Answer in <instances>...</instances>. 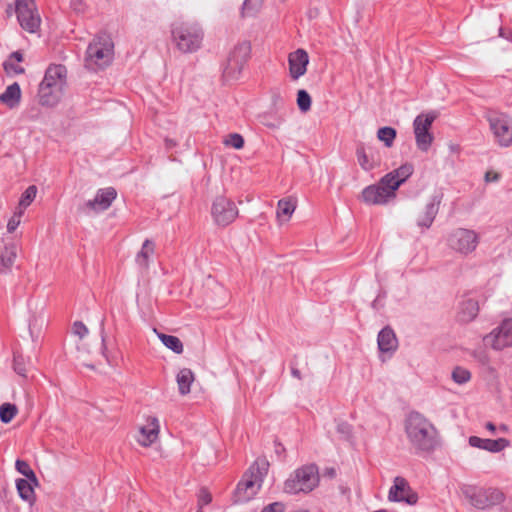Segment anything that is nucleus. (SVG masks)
<instances>
[{"label":"nucleus","instance_id":"obj_42","mask_svg":"<svg viewBox=\"0 0 512 512\" xmlns=\"http://www.w3.org/2000/svg\"><path fill=\"white\" fill-rule=\"evenodd\" d=\"M470 378H471L470 371L463 367L457 366L452 371V379L457 384H464V383L468 382L470 380Z\"/></svg>","mask_w":512,"mask_h":512},{"label":"nucleus","instance_id":"obj_45","mask_svg":"<svg viewBox=\"0 0 512 512\" xmlns=\"http://www.w3.org/2000/svg\"><path fill=\"white\" fill-rule=\"evenodd\" d=\"M24 213L18 209L14 212L13 216L9 219L7 223V231L9 233H13L16 228L19 226L21 222V217Z\"/></svg>","mask_w":512,"mask_h":512},{"label":"nucleus","instance_id":"obj_25","mask_svg":"<svg viewBox=\"0 0 512 512\" xmlns=\"http://www.w3.org/2000/svg\"><path fill=\"white\" fill-rule=\"evenodd\" d=\"M61 92H62V89L60 88H52V86H44V85H39V90H38V97H39V103L42 105V106H47V107H53L55 106L60 98H61Z\"/></svg>","mask_w":512,"mask_h":512},{"label":"nucleus","instance_id":"obj_3","mask_svg":"<svg viewBox=\"0 0 512 512\" xmlns=\"http://www.w3.org/2000/svg\"><path fill=\"white\" fill-rule=\"evenodd\" d=\"M268 468L269 462L265 458H257L255 460L237 484L233 495V502L235 504L246 503L257 494L268 472Z\"/></svg>","mask_w":512,"mask_h":512},{"label":"nucleus","instance_id":"obj_14","mask_svg":"<svg viewBox=\"0 0 512 512\" xmlns=\"http://www.w3.org/2000/svg\"><path fill=\"white\" fill-rule=\"evenodd\" d=\"M117 191L113 187L99 189L92 200H88L80 208L83 212H100L107 210L116 199Z\"/></svg>","mask_w":512,"mask_h":512},{"label":"nucleus","instance_id":"obj_13","mask_svg":"<svg viewBox=\"0 0 512 512\" xmlns=\"http://www.w3.org/2000/svg\"><path fill=\"white\" fill-rule=\"evenodd\" d=\"M388 499L392 502H405L408 505H415L419 497L405 478L397 476L389 490Z\"/></svg>","mask_w":512,"mask_h":512},{"label":"nucleus","instance_id":"obj_53","mask_svg":"<svg viewBox=\"0 0 512 512\" xmlns=\"http://www.w3.org/2000/svg\"><path fill=\"white\" fill-rule=\"evenodd\" d=\"M485 428H486L488 431H490L491 433H493V434L496 432V429H497V428H496V426H495V424H494V423H492V422H487V423H486V425H485Z\"/></svg>","mask_w":512,"mask_h":512},{"label":"nucleus","instance_id":"obj_19","mask_svg":"<svg viewBox=\"0 0 512 512\" xmlns=\"http://www.w3.org/2000/svg\"><path fill=\"white\" fill-rule=\"evenodd\" d=\"M470 446L479 448L492 453H498L510 446V441L506 438L484 439L478 436H470L468 439Z\"/></svg>","mask_w":512,"mask_h":512},{"label":"nucleus","instance_id":"obj_21","mask_svg":"<svg viewBox=\"0 0 512 512\" xmlns=\"http://www.w3.org/2000/svg\"><path fill=\"white\" fill-rule=\"evenodd\" d=\"M66 68L63 65H50L44 75L40 85L52 86V88L62 89L65 84Z\"/></svg>","mask_w":512,"mask_h":512},{"label":"nucleus","instance_id":"obj_5","mask_svg":"<svg viewBox=\"0 0 512 512\" xmlns=\"http://www.w3.org/2000/svg\"><path fill=\"white\" fill-rule=\"evenodd\" d=\"M319 483L318 467L315 464L304 465L294 471L284 483V492L297 494L308 493Z\"/></svg>","mask_w":512,"mask_h":512},{"label":"nucleus","instance_id":"obj_9","mask_svg":"<svg viewBox=\"0 0 512 512\" xmlns=\"http://www.w3.org/2000/svg\"><path fill=\"white\" fill-rule=\"evenodd\" d=\"M239 210L230 198L217 196L211 207V215L216 225L226 227L238 217Z\"/></svg>","mask_w":512,"mask_h":512},{"label":"nucleus","instance_id":"obj_12","mask_svg":"<svg viewBox=\"0 0 512 512\" xmlns=\"http://www.w3.org/2000/svg\"><path fill=\"white\" fill-rule=\"evenodd\" d=\"M490 129L495 141L502 147L512 144V122L504 114L490 116L488 118Z\"/></svg>","mask_w":512,"mask_h":512},{"label":"nucleus","instance_id":"obj_48","mask_svg":"<svg viewBox=\"0 0 512 512\" xmlns=\"http://www.w3.org/2000/svg\"><path fill=\"white\" fill-rule=\"evenodd\" d=\"M285 505L282 502H273L265 506L261 512H284Z\"/></svg>","mask_w":512,"mask_h":512},{"label":"nucleus","instance_id":"obj_30","mask_svg":"<svg viewBox=\"0 0 512 512\" xmlns=\"http://www.w3.org/2000/svg\"><path fill=\"white\" fill-rule=\"evenodd\" d=\"M155 252V244L152 240L146 239L142 245L141 250L136 256V262L139 266L147 268L149 265L150 256Z\"/></svg>","mask_w":512,"mask_h":512},{"label":"nucleus","instance_id":"obj_24","mask_svg":"<svg viewBox=\"0 0 512 512\" xmlns=\"http://www.w3.org/2000/svg\"><path fill=\"white\" fill-rule=\"evenodd\" d=\"M389 198L388 192L379 183L367 186L362 191V200L367 204H385Z\"/></svg>","mask_w":512,"mask_h":512},{"label":"nucleus","instance_id":"obj_31","mask_svg":"<svg viewBox=\"0 0 512 512\" xmlns=\"http://www.w3.org/2000/svg\"><path fill=\"white\" fill-rule=\"evenodd\" d=\"M379 184L388 192L390 197H395V191L402 183L397 177H395V175H393L392 171L383 176L379 181Z\"/></svg>","mask_w":512,"mask_h":512},{"label":"nucleus","instance_id":"obj_60","mask_svg":"<svg viewBox=\"0 0 512 512\" xmlns=\"http://www.w3.org/2000/svg\"><path fill=\"white\" fill-rule=\"evenodd\" d=\"M196 512H204L202 507H198V510Z\"/></svg>","mask_w":512,"mask_h":512},{"label":"nucleus","instance_id":"obj_23","mask_svg":"<svg viewBox=\"0 0 512 512\" xmlns=\"http://www.w3.org/2000/svg\"><path fill=\"white\" fill-rule=\"evenodd\" d=\"M378 349L382 353H393L398 348V340L390 326L384 327L377 337Z\"/></svg>","mask_w":512,"mask_h":512},{"label":"nucleus","instance_id":"obj_1","mask_svg":"<svg viewBox=\"0 0 512 512\" xmlns=\"http://www.w3.org/2000/svg\"><path fill=\"white\" fill-rule=\"evenodd\" d=\"M407 439L416 454H431L440 444L435 425L418 411H411L404 421Z\"/></svg>","mask_w":512,"mask_h":512},{"label":"nucleus","instance_id":"obj_61","mask_svg":"<svg viewBox=\"0 0 512 512\" xmlns=\"http://www.w3.org/2000/svg\"><path fill=\"white\" fill-rule=\"evenodd\" d=\"M303 512H307V511H303Z\"/></svg>","mask_w":512,"mask_h":512},{"label":"nucleus","instance_id":"obj_22","mask_svg":"<svg viewBox=\"0 0 512 512\" xmlns=\"http://www.w3.org/2000/svg\"><path fill=\"white\" fill-rule=\"evenodd\" d=\"M441 203V197L434 195L430 202L426 204L423 215L417 220V225L422 229H428L433 224Z\"/></svg>","mask_w":512,"mask_h":512},{"label":"nucleus","instance_id":"obj_27","mask_svg":"<svg viewBox=\"0 0 512 512\" xmlns=\"http://www.w3.org/2000/svg\"><path fill=\"white\" fill-rule=\"evenodd\" d=\"M141 438L138 440L142 446H150L156 441L159 434V424L156 418H152L149 426L140 429Z\"/></svg>","mask_w":512,"mask_h":512},{"label":"nucleus","instance_id":"obj_2","mask_svg":"<svg viewBox=\"0 0 512 512\" xmlns=\"http://www.w3.org/2000/svg\"><path fill=\"white\" fill-rule=\"evenodd\" d=\"M114 58V43L109 33H97L89 43L85 53V67L98 71L109 66Z\"/></svg>","mask_w":512,"mask_h":512},{"label":"nucleus","instance_id":"obj_6","mask_svg":"<svg viewBox=\"0 0 512 512\" xmlns=\"http://www.w3.org/2000/svg\"><path fill=\"white\" fill-rule=\"evenodd\" d=\"M462 493L469 500L470 504L478 509L499 505L505 500L504 493L497 488L464 486Z\"/></svg>","mask_w":512,"mask_h":512},{"label":"nucleus","instance_id":"obj_11","mask_svg":"<svg viewBox=\"0 0 512 512\" xmlns=\"http://www.w3.org/2000/svg\"><path fill=\"white\" fill-rule=\"evenodd\" d=\"M479 243L478 234L470 229L458 228L454 230L448 237L449 246L461 253L469 254L473 252Z\"/></svg>","mask_w":512,"mask_h":512},{"label":"nucleus","instance_id":"obj_37","mask_svg":"<svg viewBox=\"0 0 512 512\" xmlns=\"http://www.w3.org/2000/svg\"><path fill=\"white\" fill-rule=\"evenodd\" d=\"M396 135V130L389 126L381 127L377 131L378 139L384 142L386 147H391L393 145Z\"/></svg>","mask_w":512,"mask_h":512},{"label":"nucleus","instance_id":"obj_32","mask_svg":"<svg viewBox=\"0 0 512 512\" xmlns=\"http://www.w3.org/2000/svg\"><path fill=\"white\" fill-rule=\"evenodd\" d=\"M16 488L19 496L26 501L32 502L35 498L34 489L31 485V481L28 479H18L16 481Z\"/></svg>","mask_w":512,"mask_h":512},{"label":"nucleus","instance_id":"obj_54","mask_svg":"<svg viewBox=\"0 0 512 512\" xmlns=\"http://www.w3.org/2000/svg\"><path fill=\"white\" fill-rule=\"evenodd\" d=\"M274 443H275V451H276V453H280L282 451H285L284 446L278 440H275Z\"/></svg>","mask_w":512,"mask_h":512},{"label":"nucleus","instance_id":"obj_49","mask_svg":"<svg viewBox=\"0 0 512 512\" xmlns=\"http://www.w3.org/2000/svg\"><path fill=\"white\" fill-rule=\"evenodd\" d=\"M501 175L498 173V172H494V171H487L485 173V182L487 183H490V182H497L499 179H500Z\"/></svg>","mask_w":512,"mask_h":512},{"label":"nucleus","instance_id":"obj_46","mask_svg":"<svg viewBox=\"0 0 512 512\" xmlns=\"http://www.w3.org/2000/svg\"><path fill=\"white\" fill-rule=\"evenodd\" d=\"M212 501V495L207 488H201L198 495V507H204L210 504Z\"/></svg>","mask_w":512,"mask_h":512},{"label":"nucleus","instance_id":"obj_38","mask_svg":"<svg viewBox=\"0 0 512 512\" xmlns=\"http://www.w3.org/2000/svg\"><path fill=\"white\" fill-rule=\"evenodd\" d=\"M13 369L21 377H27L26 360L23 354L15 350L13 352Z\"/></svg>","mask_w":512,"mask_h":512},{"label":"nucleus","instance_id":"obj_51","mask_svg":"<svg viewBox=\"0 0 512 512\" xmlns=\"http://www.w3.org/2000/svg\"><path fill=\"white\" fill-rule=\"evenodd\" d=\"M291 374L293 377L297 378L298 380L302 379L301 371L291 363Z\"/></svg>","mask_w":512,"mask_h":512},{"label":"nucleus","instance_id":"obj_26","mask_svg":"<svg viewBox=\"0 0 512 512\" xmlns=\"http://www.w3.org/2000/svg\"><path fill=\"white\" fill-rule=\"evenodd\" d=\"M21 101V88L17 82L9 85L6 90L0 94V102L8 108H16Z\"/></svg>","mask_w":512,"mask_h":512},{"label":"nucleus","instance_id":"obj_50","mask_svg":"<svg viewBox=\"0 0 512 512\" xmlns=\"http://www.w3.org/2000/svg\"><path fill=\"white\" fill-rule=\"evenodd\" d=\"M499 35L503 38H506L510 42H512V31L511 30H505L504 28H500Z\"/></svg>","mask_w":512,"mask_h":512},{"label":"nucleus","instance_id":"obj_4","mask_svg":"<svg viewBox=\"0 0 512 512\" xmlns=\"http://www.w3.org/2000/svg\"><path fill=\"white\" fill-rule=\"evenodd\" d=\"M204 32L192 22H175L171 25V39L181 53H194L202 45Z\"/></svg>","mask_w":512,"mask_h":512},{"label":"nucleus","instance_id":"obj_18","mask_svg":"<svg viewBox=\"0 0 512 512\" xmlns=\"http://www.w3.org/2000/svg\"><path fill=\"white\" fill-rule=\"evenodd\" d=\"M479 313V302L477 299L465 297L458 306L456 321L461 324L472 322Z\"/></svg>","mask_w":512,"mask_h":512},{"label":"nucleus","instance_id":"obj_59","mask_svg":"<svg viewBox=\"0 0 512 512\" xmlns=\"http://www.w3.org/2000/svg\"><path fill=\"white\" fill-rule=\"evenodd\" d=\"M266 126H269V127H272V128H275L277 127L278 125H274V124H268V123H264Z\"/></svg>","mask_w":512,"mask_h":512},{"label":"nucleus","instance_id":"obj_29","mask_svg":"<svg viewBox=\"0 0 512 512\" xmlns=\"http://www.w3.org/2000/svg\"><path fill=\"white\" fill-rule=\"evenodd\" d=\"M195 377L194 373L189 368H183L177 374L176 380L178 384L179 393L181 395H187L190 393L191 384L193 383Z\"/></svg>","mask_w":512,"mask_h":512},{"label":"nucleus","instance_id":"obj_47","mask_svg":"<svg viewBox=\"0 0 512 512\" xmlns=\"http://www.w3.org/2000/svg\"><path fill=\"white\" fill-rule=\"evenodd\" d=\"M73 332L78 335L81 339L84 338L88 334V329L85 324L81 321H75L73 323Z\"/></svg>","mask_w":512,"mask_h":512},{"label":"nucleus","instance_id":"obj_20","mask_svg":"<svg viewBox=\"0 0 512 512\" xmlns=\"http://www.w3.org/2000/svg\"><path fill=\"white\" fill-rule=\"evenodd\" d=\"M355 153L358 164L364 171H371L379 165V160H376L374 157V148L372 146L366 148L363 142H358Z\"/></svg>","mask_w":512,"mask_h":512},{"label":"nucleus","instance_id":"obj_10","mask_svg":"<svg viewBox=\"0 0 512 512\" xmlns=\"http://www.w3.org/2000/svg\"><path fill=\"white\" fill-rule=\"evenodd\" d=\"M435 119L436 115L433 113H421L414 119L413 128L416 145L423 152H427L434 141L430 129Z\"/></svg>","mask_w":512,"mask_h":512},{"label":"nucleus","instance_id":"obj_34","mask_svg":"<svg viewBox=\"0 0 512 512\" xmlns=\"http://www.w3.org/2000/svg\"><path fill=\"white\" fill-rule=\"evenodd\" d=\"M37 194V187L35 185H30L21 195L18 207L16 209L22 211L26 210L28 206L34 201Z\"/></svg>","mask_w":512,"mask_h":512},{"label":"nucleus","instance_id":"obj_56","mask_svg":"<svg viewBox=\"0 0 512 512\" xmlns=\"http://www.w3.org/2000/svg\"><path fill=\"white\" fill-rule=\"evenodd\" d=\"M13 13H15V8L12 5H8L6 8V14L10 17Z\"/></svg>","mask_w":512,"mask_h":512},{"label":"nucleus","instance_id":"obj_15","mask_svg":"<svg viewBox=\"0 0 512 512\" xmlns=\"http://www.w3.org/2000/svg\"><path fill=\"white\" fill-rule=\"evenodd\" d=\"M486 339H490L493 349L502 350L512 346V319H505Z\"/></svg>","mask_w":512,"mask_h":512},{"label":"nucleus","instance_id":"obj_28","mask_svg":"<svg viewBox=\"0 0 512 512\" xmlns=\"http://www.w3.org/2000/svg\"><path fill=\"white\" fill-rule=\"evenodd\" d=\"M24 60L23 53L21 51L12 52L8 59L3 62V69L7 75H19L25 72V69L16 64L15 62H22Z\"/></svg>","mask_w":512,"mask_h":512},{"label":"nucleus","instance_id":"obj_52","mask_svg":"<svg viewBox=\"0 0 512 512\" xmlns=\"http://www.w3.org/2000/svg\"><path fill=\"white\" fill-rule=\"evenodd\" d=\"M176 145H177L176 141H174L172 139H169V138L165 139V146H166L167 149H172Z\"/></svg>","mask_w":512,"mask_h":512},{"label":"nucleus","instance_id":"obj_55","mask_svg":"<svg viewBox=\"0 0 512 512\" xmlns=\"http://www.w3.org/2000/svg\"><path fill=\"white\" fill-rule=\"evenodd\" d=\"M71 5L75 10H80V7L82 5L81 0H71Z\"/></svg>","mask_w":512,"mask_h":512},{"label":"nucleus","instance_id":"obj_43","mask_svg":"<svg viewBox=\"0 0 512 512\" xmlns=\"http://www.w3.org/2000/svg\"><path fill=\"white\" fill-rule=\"evenodd\" d=\"M413 165L410 163L402 164L399 168L393 170V175L398 178L401 183H404L413 173Z\"/></svg>","mask_w":512,"mask_h":512},{"label":"nucleus","instance_id":"obj_33","mask_svg":"<svg viewBox=\"0 0 512 512\" xmlns=\"http://www.w3.org/2000/svg\"><path fill=\"white\" fill-rule=\"evenodd\" d=\"M161 342L169 349H171L176 354H181L183 352V343L177 336L167 335L164 333L158 334Z\"/></svg>","mask_w":512,"mask_h":512},{"label":"nucleus","instance_id":"obj_35","mask_svg":"<svg viewBox=\"0 0 512 512\" xmlns=\"http://www.w3.org/2000/svg\"><path fill=\"white\" fill-rule=\"evenodd\" d=\"M262 3L263 0H245L241 7V17L255 16L259 12Z\"/></svg>","mask_w":512,"mask_h":512},{"label":"nucleus","instance_id":"obj_58","mask_svg":"<svg viewBox=\"0 0 512 512\" xmlns=\"http://www.w3.org/2000/svg\"><path fill=\"white\" fill-rule=\"evenodd\" d=\"M328 473H329V475H330L331 477H334V476H335V474H336V472H335V470H334L333 468H331V469L328 471Z\"/></svg>","mask_w":512,"mask_h":512},{"label":"nucleus","instance_id":"obj_44","mask_svg":"<svg viewBox=\"0 0 512 512\" xmlns=\"http://www.w3.org/2000/svg\"><path fill=\"white\" fill-rule=\"evenodd\" d=\"M224 144L235 149H242L245 141L243 136L239 133H230L224 140Z\"/></svg>","mask_w":512,"mask_h":512},{"label":"nucleus","instance_id":"obj_17","mask_svg":"<svg viewBox=\"0 0 512 512\" xmlns=\"http://www.w3.org/2000/svg\"><path fill=\"white\" fill-rule=\"evenodd\" d=\"M17 251V244L12 239H0V273H6L12 268Z\"/></svg>","mask_w":512,"mask_h":512},{"label":"nucleus","instance_id":"obj_41","mask_svg":"<svg viewBox=\"0 0 512 512\" xmlns=\"http://www.w3.org/2000/svg\"><path fill=\"white\" fill-rule=\"evenodd\" d=\"M311 103H312V100H311L309 93L304 89L298 90L297 105H298L299 110L304 113L309 111L311 108Z\"/></svg>","mask_w":512,"mask_h":512},{"label":"nucleus","instance_id":"obj_57","mask_svg":"<svg viewBox=\"0 0 512 512\" xmlns=\"http://www.w3.org/2000/svg\"><path fill=\"white\" fill-rule=\"evenodd\" d=\"M499 429L502 431V432H507L508 431V426L505 425V424H502L499 426Z\"/></svg>","mask_w":512,"mask_h":512},{"label":"nucleus","instance_id":"obj_16","mask_svg":"<svg viewBox=\"0 0 512 512\" xmlns=\"http://www.w3.org/2000/svg\"><path fill=\"white\" fill-rule=\"evenodd\" d=\"M309 56L306 50L299 48L288 55L289 75L293 80L299 79L307 71Z\"/></svg>","mask_w":512,"mask_h":512},{"label":"nucleus","instance_id":"obj_36","mask_svg":"<svg viewBox=\"0 0 512 512\" xmlns=\"http://www.w3.org/2000/svg\"><path fill=\"white\" fill-rule=\"evenodd\" d=\"M296 204L292 199H281L277 204V217H286L287 219L291 217L293 212L295 211Z\"/></svg>","mask_w":512,"mask_h":512},{"label":"nucleus","instance_id":"obj_7","mask_svg":"<svg viewBox=\"0 0 512 512\" xmlns=\"http://www.w3.org/2000/svg\"><path fill=\"white\" fill-rule=\"evenodd\" d=\"M251 56L250 41H242L229 53L227 61L223 67V77L227 80L237 79L241 74L245 64Z\"/></svg>","mask_w":512,"mask_h":512},{"label":"nucleus","instance_id":"obj_39","mask_svg":"<svg viewBox=\"0 0 512 512\" xmlns=\"http://www.w3.org/2000/svg\"><path fill=\"white\" fill-rule=\"evenodd\" d=\"M15 467H16V470L19 473H21L23 476H25L29 481H31L35 484L38 483L37 476H36L35 472L32 470V468L30 467L28 462L18 459L15 463Z\"/></svg>","mask_w":512,"mask_h":512},{"label":"nucleus","instance_id":"obj_40","mask_svg":"<svg viewBox=\"0 0 512 512\" xmlns=\"http://www.w3.org/2000/svg\"><path fill=\"white\" fill-rule=\"evenodd\" d=\"M17 407L11 403H3L0 406V420L9 423L17 414Z\"/></svg>","mask_w":512,"mask_h":512},{"label":"nucleus","instance_id":"obj_8","mask_svg":"<svg viewBox=\"0 0 512 512\" xmlns=\"http://www.w3.org/2000/svg\"><path fill=\"white\" fill-rule=\"evenodd\" d=\"M15 14L20 26L25 31L35 33L39 30L41 18L34 0H16Z\"/></svg>","mask_w":512,"mask_h":512}]
</instances>
